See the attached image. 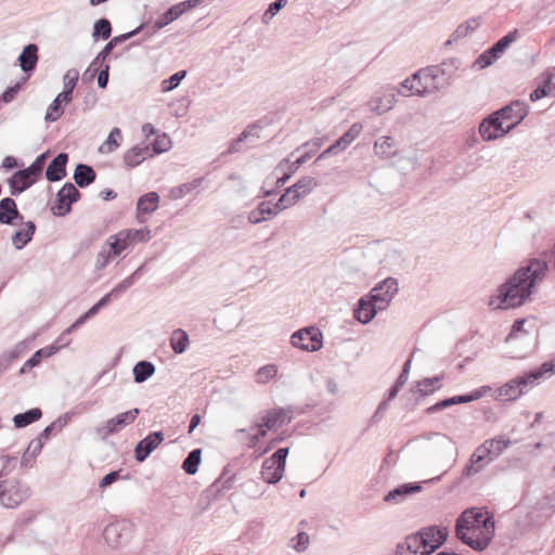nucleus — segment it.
I'll return each instance as SVG.
<instances>
[{
  "label": "nucleus",
  "mask_w": 555,
  "mask_h": 555,
  "mask_svg": "<svg viewBox=\"0 0 555 555\" xmlns=\"http://www.w3.org/2000/svg\"><path fill=\"white\" fill-rule=\"evenodd\" d=\"M546 271L543 260L532 259L526 267L520 268L504 285L500 286L496 295L490 298L493 309H508L520 306L531 294L537 282L541 281Z\"/></svg>",
  "instance_id": "obj_1"
},
{
  "label": "nucleus",
  "mask_w": 555,
  "mask_h": 555,
  "mask_svg": "<svg viewBox=\"0 0 555 555\" xmlns=\"http://www.w3.org/2000/svg\"><path fill=\"white\" fill-rule=\"evenodd\" d=\"M456 537L474 550H485L494 535L493 516L485 508L466 509L456 521Z\"/></svg>",
  "instance_id": "obj_2"
},
{
  "label": "nucleus",
  "mask_w": 555,
  "mask_h": 555,
  "mask_svg": "<svg viewBox=\"0 0 555 555\" xmlns=\"http://www.w3.org/2000/svg\"><path fill=\"white\" fill-rule=\"evenodd\" d=\"M447 538L448 529L444 527L423 528L398 544L396 555H430L444 543Z\"/></svg>",
  "instance_id": "obj_3"
},
{
  "label": "nucleus",
  "mask_w": 555,
  "mask_h": 555,
  "mask_svg": "<svg viewBox=\"0 0 555 555\" xmlns=\"http://www.w3.org/2000/svg\"><path fill=\"white\" fill-rule=\"evenodd\" d=\"M151 238V232L147 229H128L109 236L107 240L108 251L107 255H99L98 268H104L109 258L119 256L128 247L138 243L146 242Z\"/></svg>",
  "instance_id": "obj_4"
},
{
  "label": "nucleus",
  "mask_w": 555,
  "mask_h": 555,
  "mask_svg": "<svg viewBox=\"0 0 555 555\" xmlns=\"http://www.w3.org/2000/svg\"><path fill=\"white\" fill-rule=\"evenodd\" d=\"M511 446V440L504 436H499L486 440L473 453L469 463L465 467L467 475H473L481 470L494 457H498Z\"/></svg>",
  "instance_id": "obj_5"
},
{
  "label": "nucleus",
  "mask_w": 555,
  "mask_h": 555,
  "mask_svg": "<svg viewBox=\"0 0 555 555\" xmlns=\"http://www.w3.org/2000/svg\"><path fill=\"white\" fill-rule=\"evenodd\" d=\"M443 69L438 66H428L414 73V78H417V85L422 89H416V93L425 96L434 91L441 92L446 90L451 83L450 78H444Z\"/></svg>",
  "instance_id": "obj_6"
},
{
  "label": "nucleus",
  "mask_w": 555,
  "mask_h": 555,
  "mask_svg": "<svg viewBox=\"0 0 555 555\" xmlns=\"http://www.w3.org/2000/svg\"><path fill=\"white\" fill-rule=\"evenodd\" d=\"M529 114V105L520 100H514L495 111V115L505 125L506 131H513Z\"/></svg>",
  "instance_id": "obj_7"
},
{
  "label": "nucleus",
  "mask_w": 555,
  "mask_h": 555,
  "mask_svg": "<svg viewBox=\"0 0 555 555\" xmlns=\"http://www.w3.org/2000/svg\"><path fill=\"white\" fill-rule=\"evenodd\" d=\"M287 455L288 448H280L273 455L264 460L261 477L266 482L275 483L282 479Z\"/></svg>",
  "instance_id": "obj_8"
},
{
  "label": "nucleus",
  "mask_w": 555,
  "mask_h": 555,
  "mask_svg": "<svg viewBox=\"0 0 555 555\" xmlns=\"http://www.w3.org/2000/svg\"><path fill=\"white\" fill-rule=\"evenodd\" d=\"M289 417L283 409H273L267 411L257 424V434L251 437V443L256 444L261 438L266 437L268 430H278L289 423Z\"/></svg>",
  "instance_id": "obj_9"
},
{
  "label": "nucleus",
  "mask_w": 555,
  "mask_h": 555,
  "mask_svg": "<svg viewBox=\"0 0 555 555\" xmlns=\"http://www.w3.org/2000/svg\"><path fill=\"white\" fill-rule=\"evenodd\" d=\"M315 185L317 182L313 178H301L294 185L285 190L273 208H288V206L294 205L300 196L310 192Z\"/></svg>",
  "instance_id": "obj_10"
},
{
  "label": "nucleus",
  "mask_w": 555,
  "mask_h": 555,
  "mask_svg": "<svg viewBox=\"0 0 555 555\" xmlns=\"http://www.w3.org/2000/svg\"><path fill=\"white\" fill-rule=\"evenodd\" d=\"M27 495V490L15 480H4L0 483V502L5 507H16Z\"/></svg>",
  "instance_id": "obj_11"
},
{
  "label": "nucleus",
  "mask_w": 555,
  "mask_h": 555,
  "mask_svg": "<svg viewBox=\"0 0 555 555\" xmlns=\"http://www.w3.org/2000/svg\"><path fill=\"white\" fill-rule=\"evenodd\" d=\"M139 413L140 411L137 408L119 413L116 416L107 420L104 425L96 429V431L102 438H106L109 435L119 433L126 426L132 424L137 420Z\"/></svg>",
  "instance_id": "obj_12"
},
{
  "label": "nucleus",
  "mask_w": 555,
  "mask_h": 555,
  "mask_svg": "<svg viewBox=\"0 0 555 555\" xmlns=\"http://www.w3.org/2000/svg\"><path fill=\"white\" fill-rule=\"evenodd\" d=\"M294 347L306 351H317L322 347V333L317 327H308L293 334Z\"/></svg>",
  "instance_id": "obj_13"
},
{
  "label": "nucleus",
  "mask_w": 555,
  "mask_h": 555,
  "mask_svg": "<svg viewBox=\"0 0 555 555\" xmlns=\"http://www.w3.org/2000/svg\"><path fill=\"white\" fill-rule=\"evenodd\" d=\"M363 127L360 122H354L350 126V128L333 144H331L326 150H324L318 158L314 160V164L320 163L323 159H326L331 155L337 154L339 151L345 150L352 141H354L359 134L361 133Z\"/></svg>",
  "instance_id": "obj_14"
},
{
  "label": "nucleus",
  "mask_w": 555,
  "mask_h": 555,
  "mask_svg": "<svg viewBox=\"0 0 555 555\" xmlns=\"http://www.w3.org/2000/svg\"><path fill=\"white\" fill-rule=\"evenodd\" d=\"M397 292V281L388 278L371 291L370 299L375 302L379 310H384Z\"/></svg>",
  "instance_id": "obj_15"
},
{
  "label": "nucleus",
  "mask_w": 555,
  "mask_h": 555,
  "mask_svg": "<svg viewBox=\"0 0 555 555\" xmlns=\"http://www.w3.org/2000/svg\"><path fill=\"white\" fill-rule=\"evenodd\" d=\"M479 133L485 141H493L506 135L509 131L505 130V125L493 112L480 122Z\"/></svg>",
  "instance_id": "obj_16"
},
{
  "label": "nucleus",
  "mask_w": 555,
  "mask_h": 555,
  "mask_svg": "<svg viewBox=\"0 0 555 555\" xmlns=\"http://www.w3.org/2000/svg\"><path fill=\"white\" fill-rule=\"evenodd\" d=\"M38 50L36 43H28L23 48L22 53L17 57L18 65L26 74L27 79L34 74L37 67L39 60Z\"/></svg>",
  "instance_id": "obj_17"
},
{
  "label": "nucleus",
  "mask_w": 555,
  "mask_h": 555,
  "mask_svg": "<svg viewBox=\"0 0 555 555\" xmlns=\"http://www.w3.org/2000/svg\"><path fill=\"white\" fill-rule=\"evenodd\" d=\"M68 158L67 153L61 152L50 162L46 169V179L49 182L60 181L66 176Z\"/></svg>",
  "instance_id": "obj_18"
},
{
  "label": "nucleus",
  "mask_w": 555,
  "mask_h": 555,
  "mask_svg": "<svg viewBox=\"0 0 555 555\" xmlns=\"http://www.w3.org/2000/svg\"><path fill=\"white\" fill-rule=\"evenodd\" d=\"M81 193L75 184L66 182L57 192L55 203L52 208H72L80 199Z\"/></svg>",
  "instance_id": "obj_19"
},
{
  "label": "nucleus",
  "mask_w": 555,
  "mask_h": 555,
  "mask_svg": "<svg viewBox=\"0 0 555 555\" xmlns=\"http://www.w3.org/2000/svg\"><path fill=\"white\" fill-rule=\"evenodd\" d=\"M151 156H153V154L151 153L150 144L143 142L131 147L124 154V163L127 167L134 168Z\"/></svg>",
  "instance_id": "obj_20"
},
{
  "label": "nucleus",
  "mask_w": 555,
  "mask_h": 555,
  "mask_svg": "<svg viewBox=\"0 0 555 555\" xmlns=\"http://www.w3.org/2000/svg\"><path fill=\"white\" fill-rule=\"evenodd\" d=\"M164 440V436L159 431L150 434L143 440L139 442L135 448V457L138 461H144L149 454L154 451L160 442Z\"/></svg>",
  "instance_id": "obj_21"
},
{
  "label": "nucleus",
  "mask_w": 555,
  "mask_h": 555,
  "mask_svg": "<svg viewBox=\"0 0 555 555\" xmlns=\"http://www.w3.org/2000/svg\"><path fill=\"white\" fill-rule=\"evenodd\" d=\"M36 182L35 178L28 175L24 169L15 171L9 179L8 183L11 189V194L16 196Z\"/></svg>",
  "instance_id": "obj_22"
},
{
  "label": "nucleus",
  "mask_w": 555,
  "mask_h": 555,
  "mask_svg": "<svg viewBox=\"0 0 555 555\" xmlns=\"http://www.w3.org/2000/svg\"><path fill=\"white\" fill-rule=\"evenodd\" d=\"M555 372V364L553 362H545L539 370L532 371L522 376H518V380L522 390L525 391L528 387H532L539 383V380L545 375Z\"/></svg>",
  "instance_id": "obj_23"
},
{
  "label": "nucleus",
  "mask_w": 555,
  "mask_h": 555,
  "mask_svg": "<svg viewBox=\"0 0 555 555\" xmlns=\"http://www.w3.org/2000/svg\"><path fill=\"white\" fill-rule=\"evenodd\" d=\"M396 101V93L392 91H387L382 95L372 98L369 102V105L371 111L380 115L390 111L393 107Z\"/></svg>",
  "instance_id": "obj_24"
},
{
  "label": "nucleus",
  "mask_w": 555,
  "mask_h": 555,
  "mask_svg": "<svg viewBox=\"0 0 555 555\" xmlns=\"http://www.w3.org/2000/svg\"><path fill=\"white\" fill-rule=\"evenodd\" d=\"M178 10V7L171 5L166 12H164L154 23L152 27L146 26V36L151 37L155 35L158 30L170 24L171 22L178 20L181 14Z\"/></svg>",
  "instance_id": "obj_25"
},
{
  "label": "nucleus",
  "mask_w": 555,
  "mask_h": 555,
  "mask_svg": "<svg viewBox=\"0 0 555 555\" xmlns=\"http://www.w3.org/2000/svg\"><path fill=\"white\" fill-rule=\"evenodd\" d=\"M522 393L524 390L516 377L496 389V399L502 401H512L519 398Z\"/></svg>",
  "instance_id": "obj_26"
},
{
  "label": "nucleus",
  "mask_w": 555,
  "mask_h": 555,
  "mask_svg": "<svg viewBox=\"0 0 555 555\" xmlns=\"http://www.w3.org/2000/svg\"><path fill=\"white\" fill-rule=\"evenodd\" d=\"M103 537L105 542L114 548L121 546L127 540L124 528L119 524H111L106 526Z\"/></svg>",
  "instance_id": "obj_27"
},
{
  "label": "nucleus",
  "mask_w": 555,
  "mask_h": 555,
  "mask_svg": "<svg viewBox=\"0 0 555 555\" xmlns=\"http://www.w3.org/2000/svg\"><path fill=\"white\" fill-rule=\"evenodd\" d=\"M96 172L95 170L86 164H78L74 171V180L75 183L79 188H87L91 183L95 181Z\"/></svg>",
  "instance_id": "obj_28"
},
{
  "label": "nucleus",
  "mask_w": 555,
  "mask_h": 555,
  "mask_svg": "<svg viewBox=\"0 0 555 555\" xmlns=\"http://www.w3.org/2000/svg\"><path fill=\"white\" fill-rule=\"evenodd\" d=\"M64 94L61 92L56 95V98L52 101V103L48 106L44 119L48 122H53L57 120L63 114L64 108L63 105H66L72 102V98L66 96L63 98Z\"/></svg>",
  "instance_id": "obj_29"
},
{
  "label": "nucleus",
  "mask_w": 555,
  "mask_h": 555,
  "mask_svg": "<svg viewBox=\"0 0 555 555\" xmlns=\"http://www.w3.org/2000/svg\"><path fill=\"white\" fill-rule=\"evenodd\" d=\"M379 309L375 306V302L367 298H361L359 301V307L356 310V318L361 323L370 322L376 314Z\"/></svg>",
  "instance_id": "obj_30"
},
{
  "label": "nucleus",
  "mask_w": 555,
  "mask_h": 555,
  "mask_svg": "<svg viewBox=\"0 0 555 555\" xmlns=\"http://www.w3.org/2000/svg\"><path fill=\"white\" fill-rule=\"evenodd\" d=\"M374 151L377 155L389 158L397 153L396 140L392 137H380L374 144Z\"/></svg>",
  "instance_id": "obj_31"
},
{
  "label": "nucleus",
  "mask_w": 555,
  "mask_h": 555,
  "mask_svg": "<svg viewBox=\"0 0 555 555\" xmlns=\"http://www.w3.org/2000/svg\"><path fill=\"white\" fill-rule=\"evenodd\" d=\"M35 232V224L31 221L25 223V225L16 231L12 237L14 246L18 249L23 248L30 240Z\"/></svg>",
  "instance_id": "obj_32"
},
{
  "label": "nucleus",
  "mask_w": 555,
  "mask_h": 555,
  "mask_svg": "<svg viewBox=\"0 0 555 555\" xmlns=\"http://www.w3.org/2000/svg\"><path fill=\"white\" fill-rule=\"evenodd\" d=\"M121 130L117 127L113 128L105 140L99 147V152L102 154H108L114 152L120 146Z\"/></svg>",
  "instance_id": "obj_33"
},
{
  "label": "nucleus",
  "mask_w": 555,
  "mask_h": 555,
  "mask_svg": "<svg viewBox=\"0 0 555 555\" xmlns=\"http://www.w3.org/2000/svg\"><path fill=\"white\" fill-rule=\"evenodd\" d=\"M259 129H261V127L257 122L248 125L246 129L243 132H241V134L235 140L231 142L227 153L233 154L240 152V144L250 135L258 137L257 130Z\"/></svg>",
  "instance_id": "obj_34"
},
{
  "label": "nucleus",
  "mask_w": 555,
  "mask_h": 555,
  "mask_svg": "<svg viewBox=\"0 0 555 555\" xmlns=\"http://www.w3.org/2000/svg\"><path fill=\"white\" fill-rule=\"evenodd\" d=\"M204 178H196L191 182L183 183L181 185L175 186L169 191V197L171 199H178L183 197L185 194L191 193L195 189H197L203 182Z\"/></svg>",
  "instance_id": "obj_35"
},
{
  "label": "nucleus",
  "mask_w": 555,
  "mask_h": 555,
  "mask_svg": "<svg viewBox=\"0 0 555 555\" xmlns=\"http://www.w3.org/2000/svg\"><path fill=\"white\" fill-rule=\"evenodd\" d=\"M155 373V366L149 361H140L133 367L134 380L143 383Z\"/></svg>",
  "instance_id": "obj_36"
},
{
  "label": "nucleus",
  "mask_w": 555,
  "mask_h": 555,
  "mask_svg": "<svg viewBox=\"0 0 555 555\" xmlns=\"http://www.w3.org/2000/svg\"><path fill=\"white\" fill-rule=\"evenodd\" d=\"M42 416V412L40 409L35 408L25 413H21L14 416V425L17 428L25 427L36 421H38Z\"/></svg>",
  "instance_id": "obj_37"
},
{
  "label": "nucleus",
  "mask_w": 555,
  "mask_h": 555,
  "mask_svg": "<svg viewBox=\"0 0 555 555\" xmlns=\"http://www.w3.org/2000/svg\"><path fill=\"white\" fill-rule=\"evenodd\" d=\"M114 49L106 43L103 49L98 53V55L94 57V60L91 62L90 66L88 67L86 74L90 73V78H93L96 72L99 70V67H102L106 61V59L109 56Z\"/></svg>",
  "instance_id": "obj_38"
},
{
  "label": "nucleus",
  "mask_w": 555,
  "mask_h": 555,
  "mask_svg": "<svg viewBox=\"0 0 555 555\" xmlns=\"http://www.w3.org/2000/svg\"><path fill=\"white\" fill-rule=\"evenodd\" d=\"M518 38V30L514 29L500 38L495 43L491 46V52L501 56L506 49Z\"/></svg>",
  "instance_id": "obj_39"
},
{
  "label": "nucleus",
  "mask_w": 555,
  "mask_h": 555,
  "mask_svg": "<svg viewBox=\"0 0 555 555\" xmlns=\"http://www.w3.org/2000/svg\"><path fill=\"white\" fill-rule=\"evenodd\" d=\"M170 346L176 353H182L189 346V335L183 330H176L170 337Z\"/></svg>",
  "instance_id": "obj_40"
},
{
  "label": "nucleus",
  "mask_w": 555,
  "mask_h": 555,
  "mask_svg": "<svg viewBox=\"0 0 555 555\" xmlns=\"http://www.w3.org/2000/svg\"><path fill=\"white\" fill-rule=\"evenodd\" d=\"M111 35L112 24L107 18L102 17L94 23L92 31V37L94 38V40H106L111 37Z\"/></svg>",
  "instance_id": "obj_41"
},
{
  "label": "nucleus",
  "mask_w": 555,
  "mask_h": 555,
  "mask_svg": "<svg viewBox=\"0 0 555 555\" xmlns=\"http://www.w3.org/2000/svg\"><path fill=\"white\" fill-rule=\"evenodd\" d=\"M78 79H79V72L77 69L70 68L65 73V75L63 77V82H64V88L62 91V93L64 94L63 98L69 96L73 99V92L77 86Z\"/></svg>",
  "instance_id": "obj_42"
},
{
  "label": "nucleus",
  "mask_w": 555,
  "mask_h": 555,
  "mask_svg": "<svg viewBox=\"0 0 555 555\" xmlns=\"http://www.w3.org/2000/svg\"><path fill=\"white\" fill-rule=\"evenodd\" d=\"M480 24L479 17H473L462 24L452 33V39L459 40L466 37L470 31L475 30Z\"/></svg>",
  "instance_id": "obj_43"
},
{
  "label": "nucleus",
  "mask_w": 555,
  "mask_h": 555,
  "mask_svg": "<svg viewBox=\"0 0 555 555\" xmlns=\"http://www.w3.org/2000/svg\"><path fill=\"white\" fill-rule=\"evenodd\" d=\"M60 349V346L51 345L47 346L44 348H41L37 350L33 357L25 363V365H28L30 367H34L38 365L42 358H49L56 353Z\"/></svg>",
  "instance_id": "obj_44"
},
{
  "label": "nucleus",
  "mask_w": 555,
  "mask_h": 555,
  "mask_svg": "<svg viewBox=\"0 0 555 555\" xmlns=\"http://www.w3.org/2000/svg\"><path fill=\"white\" fill-rule=\"evenodd\" d=\"M47 158L48 152L38 155L27 168H24V170L37 181L41 177Z\"/></svg>",
  "instance_id": "obj_45"
},
{
  "label": "nucleus",
  "mask_w": 555,
  "mask_h": 555,
  "mask_svg": "<svg viewBox=\"0 0 555 555\" xmlns=\"http://www.w3.org/2000/svg\"><path fill=\"white\" fill-rule=\"evenodd\" d=\"M201 463V450L196 449L189 453L188 457L184 460L182 464V468L189 475H194Z\"/></svg>",
  "instance_id": "obj_46"
},
{
  "label": "nucleus",
  "mask_w": 555,
  "mask_h": 555,
  "mask_svg": "<svg viewBox=\"0 0 555 555\" xmlns=\"http://www.w3.org/2000/svg\"><path fill=\"white\" fill-rule=\"evenodd\" d=\"M500 56L491 52V47L483 51L473 63L476 69H483L492 65Z\"/></svg>",
  "instance_id": "obj_47"
},
{
  "label": "nucleus",
  "mask_w": 555,
  "mask_h": 555,
  "mask_svg": "<svg viewBox=\"0 0 555 555\" xmlns=\"http://www.w3.org/2000/svg\"><path fill=\"white\" fill-rule=\"evenodd\" d=\"M171 146L170 138L163 133L162 135H157L154 141L150 144L151 153L154 154H160L166 151H168Z\"/></svg>",
  "instance_id": "obj_48"
},
{
  "label": "nucleus",
  "mask_w": 555,
  "mask_h": 555,
  "mask_svg": "<svg viewBox=\"0 0 555 555\" xmlns=\"http://www.w3.org/2000/svg\"><path fill=\"white\" fill-rule=\"evenodd\" d=\"M278 374V366L274 364H268L260 367L256 374V380L259 384H267L273 379Z\"/></svg>",
  "instance_id": "obj_49"
},
{
  "label": "nucleus",
  "mask_w": 555,
  "mask_h": 555,
  "mask_svg": "<svg viewBox=\"0 0 555 555\" xmlns=\"http://www.w3.org/2000/svg\"><path fill=\"white\" fill-rule=\"evenodd\" d=\"M159 198L157 192L152 191L145 193L138 198L135 208H149V206H151V208H158Z\"/></svg>",
  "instance_id": "obj_50"
},
{
  "label": "nucleus",
  "mask_w": 555,
  "mask_h": 555,
  "mask_svg": "<svg viewBox=\"0 0 555 555\" xmlns=\"http://www.w3.org/2000/svg\"><path fill=\"white\" fill-rule=\"evenodd\" d=\"M185 76H186V70H184V69L172 74L169 78L165 79L162 82L163 91L169 92V91L175 90L176 88L179 87V85L181 83V81L184 79Z\"/></svg>",
  "instance_id": "obj_51"
},
{
  "label": "nucleus",
  "mask_w": 555,
  "mask_h": 555,
  "mask_svg": "<svg viewBox=\"0 0 555 555\" xmlns=\"http://www.w3.org/2000/svg\"><path fill=\"white\" fill-rule=\"evenodd\" d=\"M27 81V77H23L20 81H17L15 85L8 87L3 93L0 96V101L3 103H10L12 102L20 90L23 88L24 83Z\"/></svg>",
  "instance_id": "obj_52"
},
{
  "label": "nucleus",
  "mask_w": 555,
  "mask_h": 555,
  "mask_svg": "<svg viewBox=\"0 0 555 555\" xmlns=\"http://www.w3.org/2000/svg\"><path fill=\"white\" fill-rule=\"evenodd\" d=\"M287 4V0H275L262 14V23L268 24Z\"/></svg>",
  "instance_id": "obj_53"
},
{
  "label": "nucleus",
  "mask_w": 555,
  "mask_h": 555,
  "mask_svg": "<svg viewBox=\"0 0 555 555\" xmlns=\"http://www.w3.org/2000/svg\"><path fill=\"white\" fill-rule=\"evenodd\" d=\"M420 490H421V486H417V485H415V486L403 485V486L398 487L393 491H390L385 496V501H387V502L396 501L397 496H401V495H404V494L417 492Z\"/></svg>",
  "instance_id": "obj_54"
},
{
  "label": "nucleus",
  "mask_w": 555,
  "mask_h": 555,
  "mask_svg": "<svg viewBox=\"0 0 555 555\" xmlns=\"http://www.w3.org/2000/svg\"><path fill=\"white\" fill-rule=\"evenodd\" d=\"M479 397H480V393L472 395L468 397H454L452 399L443 400V401L437 403L436 405L430 406L428 409V412L436 411L438 409H442V408H446V406L454 404V403L468 402V401L478 399Z\"/></svg>",
  "instance_id": "obj_55"
},
{
  "label": "nucleus",
  "mask_w": 555,
  "mask_h": 555,
  "mask_svg": "<svg viewBox=\"0 0 555 555\" xmlns=\"http://www.w3.org/2000/svg\"><path fill=\"white\" fill-rule=\"evenodd\" d=\"M144 28H146V24H141L140 26H138L137 28H134L131 31L115 36L107 43L114 49L118 44H120V43L127 41L128 39L134 37L135 35H138Z\"/></svg>",
  "instance_id": "obj_56"
},
{
  "label": "nucleus",
  "mask_w": 555,
  "mask_h": 555,
  "mask_svg": "<svg viewBox=\"0 0 555 555\" xmlns=\"http://www.w3.org/2000/svg\"><path fill=\"white\" fill-rule=\"evenodd\" d=\"M439 69H443L444 78H450V83H452L454 79V70L459 69L460 61L457 59H452L450 61H444L440 65H437Z\"/></svg>",
  "instance_id": "obj_57"
},
{
  "label": "nucleus",
  "mask_w": 555,
  "mask_h": 555,
  "mask_svg": "<svg viewBox=\"0 0 555 555\" xmlns=\"http://www.w3.org/2000/svg\"><path fill=\"white\" fill-rule=\"evenodd\" d=\"M439 382V378L438 377H435V378H425L421 382H418L417 384V389L418 391L424 395V396H427L431 392H434L435 390V386L436 384Z\"/></svg>",
  "instance_id": "obj_58"
},
{
  "label": "nucleus",
  "mask_w": 555,
  "mask_h": 555,
  "mask_svg": "<svg viewBox=\"0 0 555 555\" xmlns=\"http://www.w3.org/2000/svg\"><path fill=\"white\" fill-rule=\"evenodd\" d=\"M415 82H417V78H414V74L404 79L402 82H401V90H398V93L406 96L409 94V92L411 91H415L416 92V87H415ZM417 89H422V87H417Z\"/></svg>",
  "instance_id": "obj_59"
},
{
  "label": "nucleus",
  "mask_w": 555,
  "mask_h": 555,
  "mask_svg": "<svg viewBox=\"0 0 555 555\" xmlns=\"http://www.w3.org/2000/svg\"><path fill=\"white\" fill-rule=\"evenodd\" d=\"M551 79L548 78L543 86L535 88L529 95L530 101L535 102L546 96L550 89Z\"/></svg>",
  "instance_id": "obj_60"
},
{
  "label": "nucleus",
  "mask_w": 555,
  "mask_h": 555,
  "mask_svg": "<svg viewBox=\"0 0 555 555\" xmlns=\"http://www.w3.org/2000/svg\"><path fill=\"white\" fill-rule=\"evenodd\" d=\"M98 73V86L101 89H105L108 85L109 78V65L104 64L102 67H99Z\"/></svg>",
  "instance_id": "obj_61"
},
{
  "label": "nucleus",
  "mask_w": 555,
  "mask_h": 555,
  "mask_svg": "<svg viewBox=\"0 0 555 555\" xmlns=\"http://www.w3.org/2000/svg\"><path fill=\"white\" fill-rule=\"evenodd\" d=\"M108 297L109 295H105L96 305H94L83 317H81L80 319H78L74 324H73V327L81 324L85 322L86 319H88L89 317L95 314L99 310L100 307L104 306L107 300H108Z\"/></svg>",
  "instance_id": "obj_62"
},
{
  "label": "nucleus",
  "mask_w": 555,
  "mask_h": 555,
  "mask_svg": "<svg viewBox=\"0 0 555 555\" xmlns=\"http://www.w3.org/2000/svg\"><path fill=\"white\" fill-rule=\"evenodd\" d=\"M272 215H275V210H253L248 219L250 222L257 223L261 220H267Z\"/></svg>",
  "instance_id": "obj_63"
},
{
  "label": "nucleus",
  "mask_w": 555,
  "mask_h": 555,
  "mask_svg": "<svg viewBox=\"0 0 555 555\" xmlns=\"http://www.w3.org/2000/svg\"><path fill=\"white\" fill-rule=\"evenodd\" d=\"M17 219H22L18 210H0V222L13 223Z\"/></svg>",
  "instance_id": "obj_64"
}]
</instances>
